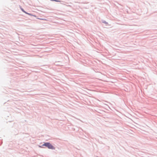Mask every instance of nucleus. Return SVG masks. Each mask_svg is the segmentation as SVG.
Returning <instances> with one entry per match:
<instances>
[{
  "instance_id": "obj_1",
  "label": "nucleus",
  "mask_w": 157,
  "mask_h": 157,
  "mask_svg": "<svg viewBox=\"0 0 157 157\" xmlns=\"http://www.w3.org/2000/svg\"><path fill=\"white\" fill-rule=\"evenodd\" d=\"M44 144L45 147H48L49 149L52 150H55V147L49 142H46V144Z\"/></svg>"
},
{
  "instance_id": "obj_2",
  "label": "nucleus",
  "mask_w": 157,
  "mask_h": 157,
  "mask_svg": "<svg viewBox=\"0 0 157 157\" xmlns=\"http://www.w3.org/2000/svg\"><path fill=\"white\" fill-rule=\"evenodd\" d=\"M24 13H25L26 14H28L30 16H34V17H36V16L35 15H34L33 14H32L31 13H29L26 12L25 11V12Z\"/></svg>"
},
{
  "instance_id": "obj_3",
  "label": "nucleus",
  "mask_w": 157,
  "mask_h": 157,
  "mask_svg": "<svg viewBox=\"0 0 157 157\" xmlns=\"http://www.w3.org/2000/svg\"><path fill=\"white\" fill-rule=\"evenodd\" d=\"M20 8L21 10L24 13L25 12V11L24 10V9L21 7V6H20Z\"/></svg>"
},
{
  "instance_id": "obj_4",
  "label": "nucleus",
  "mask_w": 157,
  "mask_h": 157,
  "mask_svg": "<svg viewBox=\"0 0 157 157\" xmlns=\"http://www.w3.org/2000/svg\"><path fill=\"white\" fill-rule=\"evenodd\" d=\"M102 23H104V24H108V23L107 22H106L105 21H102Z\"/></svg>"
},
{
  "instance_id": "obj_5",
  "label": "nucleus",
  "mask_w": 157,
  "mask_h": 157,
  "mask_svg": "<svg viewBox=\"0 0 157 157\" xmlns=\"http://www.w3.org/2000/svg\"><path fill=\"white\" fill-rule=\"evenodd\" d=\"M51 1H55L56 2H60L61 1L58 0H50Z\"/></svg>"
},
{
  "instance_id": "obj_6",
  "label": "nucleus",
  "mask_w": 157,
  "mask_h": 157,
  "mask_svg": "<svg viewBox=\"0 0 157 157\" xmlns=\"http://www.w3.org/2000/svg\"><path fill=\"white\" fill-rule=\"evenodd\" d=\"M45 144H46V142H44V143L42 145V147H44V146L45 147V145H44Z\"/></svg>"
},
{
  "instance_id": "obj_7",
  "label": "nucleus",
  "mask_w": 157,
  "mask_h": 157,
  "mask_svg": "<svg viewBox=\"0 0 157 157\" xmlns=\"http://www.w3.org/2000/svg\"><path fill=\"white\" fill-rule=\"evenodd\" d=\"M66 5V6H68V7H71V6L70 5Z\"/></svg>"
},
{
  "instance_id": "obj_8",
  "label": "nucleus",
  "mask_w": 157,
  "mask_h": 157,
  "mask_svg": "<svg viewBox=\"0 0 157 157\" xmlns=\"http://www.w3.org/2000/svg\"><path fill=\"white\" fill-rule=\"evenodd\" d=\"M39 147H42V145L41 146H39Z\"/></svg>"
},
{
  "instance_id": "obj_9",
  "label": "nucleus",
  "mask_w": 157,
  "mask_h": 157,
  "mask_svg": "<svg viewBox=\"0 0 157 157\" xmlns=\"http://www.w3.org/2000/svg\"><path fill=\"white\" fill-rule=\"evenodd\" d=\"M1 144H0V146L1 145Z\"/></svg>"
}]
</instances>
